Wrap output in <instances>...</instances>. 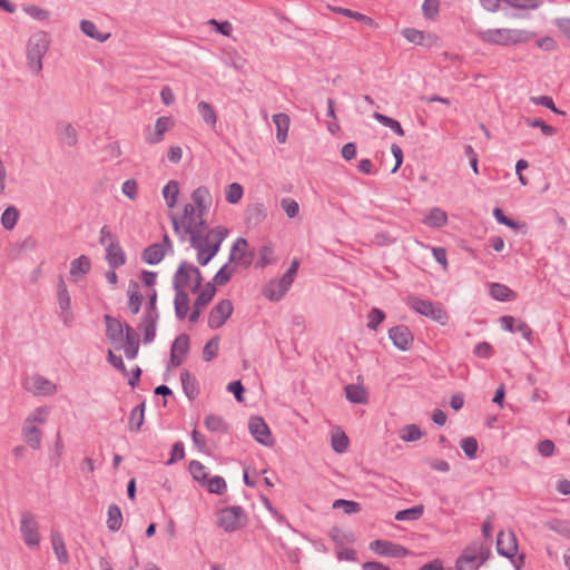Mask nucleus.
Instances as JSON below:
<instances>
[{
	"label": "nucleus",
	"instance_id": "f257e3e1",
	"mask_svg": "<svg viewBox=\"0 0 570 570\" xmlns=\"http://www.w3.org/2000/svg\"><path fill=\"white\" fill-rule=\"evenodd\" d=\"M405 304L415 313L425 316L441 325H446L449 322V315L440 303H434L430 299H424L416 295H409L405 297Z\"/></svg>",
	"mask_w": 570,
	"mask_h": 570
},
{
	"label": "nucleus",
	"instance_id": "f03ea898",
	"mask_svg": "<svg viewBox=\"0 0 570 570\" xmlns=\"http://www.w3.org/2000/svg\"><path fill=\"white\" fill-rule=\"evenodd\" d=\"M478 37L487 43L511 46L529 40L528 32L519 29H487L478 32Z\"/></svg>",
	"mask_w": 570,
	"mask_h": 570
},
{
	"label": "nucleus",
	"instance_id": "7ed1b4c3",
	"mask_svg": "<svg viewBox=\"0 0 570 570\" xmlns=\"http://www.w3.org/2000/svg\"><path fill=\"white\" fill-rule=\"evenodd\" d=\"M50 45V39L47 32L39 31L33 33L27 45V60L28 67L36 75L42 70V58L47 53Z\"/></svg>",
	"mask_w": 570,
	"mask_h": 570
},
{
	"label": "nucleus",
	"instance_id": "20e7f679",
	"mask_svg": "<svg viewBox=\"0 0 570 570\" xmlns=\"http://www.w3.org/2000/svg\"><path fill=\"white\" fill-rule=\"evenodd\" d=\"M491 556L488 544L473 542L456 559L458 570H478Z\"/></svg>",
	"mask_w": 570,
	"mask_h": 570
},
{
	"label": "nucleus",
	"instance_id": "39448f33",
	"mask_svg": "<svg viewBox=\"0 0 570 570\" xmlns=\"http://www.w3.org/2000/svg\"><path fill=\"white\" fill-rule=\"evenodd\" d=\"M247 517L240 505L223 508L218 511L217 525L223 528L225 532H234L244 527Z\"/></svg>",
	"mask_w": 570,
	"mask_h": 570
},
{
	"label": "nucleus",
	"instance_id": "423d86ee",
	"mask_svg": "<svg viewBox=\"0 0 570 570\" xmlns=\"http://www.w3.org/2000/svg\"><path fill=\"white\" fill-rule=\"evenodd\" d=\"M20 531L23 537L24 543L33 549L40 543V534L38 523L30 511H24L21 514Z\"/></svg>",
	"mask_w": 570,
	"mask_h": 570
},
{
	"label": "nucleus",
	"instance_id": "0eeeda50",
	"mask_svg": "<svg viewBox=\"0 0 570 570\" xmlns=\"http://www.w3.org/2000/svg\"><path fill=\"white\" fill-rule=\"evenodd\" d=\"M248 430H249L250 435L258 443H261L265 446H272L274 444L271 429L262 416H258V415L250 416L249 422H248Z\"/></svg>",
	"mask_w": 570,
	"mask_h": 570
},
{
	"label": "nucleus",
	"instance_id": "6e6552de",
	"mask_svg": "<svg viewBox=\"0 0 570 570\" xmlns=\"http://www.w3.org/2000/svg\"><path fill=\"white\" fill-rule=\"evenodd\" d=\"M234 306L230 299L219 301L209 312L208 326L213 330L222 327L233 314Z\"/></svg>",
	"mask_w": 570,
	"mask_h": 570
},
{
	"label": "nucleus",
	"instance_id": "1a4fd4ad",
	"mask_svg": "<svg viewBox=\"0 0 570 570\" xmlns=\"http://www.w3.org/2000/svg\"><path fill=\"white\" fill-rule=\"evenodd\" d=\"M370 549L380 556L404 558L409 554V550L392 541L376 539L370 543Z\"/></svg>",
	"mask_w": 570,
	"mask_h": 570
},
{
	"label": "nucleus",
	"instance_id": "9d476101",
	"mask_svg": "<svg viewBox=\"0 0 570 570\" xmlns=\"http://www.w3.org/2000/svg\"><path fill=\"white\" fill-rule=\"evenodd\" d=\"M215 294V285L212 282H208L199 292L194 302L193 309L188 317L190 323H196L199 320L203 307H205L207 304L212 302Z\"/></svg>",
	"mask_w": 570,
	"mask_h": 570
},
{
	"label": "nucleus",
	"instance_id": "9b49d317",
	"mask_svg": "<svg viewBox=\"0 0 570 570\" xmlns=\"http://www.w3.org/2000/svg\"><path fill=\"white\" fill-rule=\"evenodd\" d=\"M389 337L393 345L400 351H409L413 344L414 336L406 325H396L389 330Z\"/></svg>",
	"mask_w": 570,
	"mask_h": 570
},
{
	"label": "nucleus",
	"instance_id": "f8f14e48",
	"mask_svg": "<svg viewBox=\"0 0 570 570\" xmlns=\"http://www.w3.org/2000/svg\"><path fill=\"white\" fill-rule=\"evenodd\" d=\"M497 551L500 556L512 560L518 552V541L513 531H500L497 535Z\"/></svg>",
	"mask_w": 570,
	"mask_h": 570
},
{
	"label": "nucleus",
	"instance_id": "ddd939ff",
	"mask_svg": "<svg viewBox=\"0 0 570 570\" xmlns=\"http://www.w3.org/2000/svg\"><path fill=\"white\" fill-rule=\"evenodd\" d=\"M500 324L504 331L520 333L528 341H531L533 336L531 327L525 322L517 320L513 316L504 315L500 317Z\"/></svg>",
	"mask_w": 570,
	"mask_h": 570
},
{
	"label": "nucleus",
	"instance_id": "4468645a",
	"mask_svg": "<svg viewBox=\"0 0 570 570\" xmlns=\"http://www.w3.org/2000/svg\"><path fill=\"white\" fill-rule=\"evenodd\" d=\"M227 235L228 229L224 226H216L209 229L205 236V242L208 243V245L205 247V250L215 257Z\"/></svg>",
	"mask_w": 570,
	"mask_h": 570
},
{
	"label": "nucleus",
	"instance_id": "2eb2a0df",
	"mask_svg": "<svg viewBox=\"0 0 570 570\" xmlns=\"http://www.w3.org/2000/svg\"><path fill=\"white\" fill-rule=\"evenodd\" d=\"M190 268H194V265L186 261L179 264L173 277V288L175 293H178V291L186 292L185 288L188 286L193 276Z\"/></svg>",
	"mask_w": 570,
	"mask_h": 570
},
{
	"label": "nucleus",
	"instance_id": "dca6fc26",
	"mask_svg": "<svg viewBox=\"0 0 570 570\" xmlns=\"http://www.w3.org/2000/svg\"><path fill=\"white\" fill-rule=\"evenodd\" d=\"M104 318L106 322V336L108 340L114 344L122 343L126 323H121L118 318L112 317L109 314H106Z\"/></svg>",
	"mask_w": 570,
	"mask_h": 570
},
{
	"label": "nucleus",
	"instance_id": "f3484780",
	"mask_svg": "<svg viewBox=\"0 0 570 570\" xmlns=\"http://www.w3.org/2000/svg\"><path fill=\"white\" fill-rule=\"evenodd\" d=\"M105 258L111 269H117L118 267L125 265L126 254L118 240H112L106 246Z\"/></svg>",
	"mask_w": 570,
	"mask_h": 570
},
{
	"label": "nucleus",
	"instance_id": "a211bd4d",
	"mask_svg": "<svg viewBox=\"0 0 570 570\" xmlns=\"http://www.w3.org/2000/svg\"><path fill=\"white\" fill-rule=\"evenodd\" d=\"M197 216H205L212 205V195L205 186H199L191 194Z\"/></svg>",
	"mask_w": 570,
	"mask_h": 570
},
{
	"label": "nucleus",
	"instance_id": "6ab92c4d",
	"mask_svg": "<svg viewBox=\"0 0 570 570\" xmlns=\"http://www.w3.org/2000/svg\"><path fill=\"white\" fill-rule=\"evenodd\" d=\"M122 343L126 357L128 360L136 358L139 351V338L136 331L128 324H125V337Z\"/></svg>",
	"mask_w": 570,
	"mask_h": 570
},
{
	"label": "nucleus",
	"instance_id": "aec40b11",
	"mask_svg": "<svg viewBox=\"0 0 570 570\" xmlns=\"http://www.w3.org/2000/svg\"><path fill=\"white\" fill-rule=\"evenodd\" d=\"M247 246L248 243L245 238H237L230 249L228 262L242 263L244 266H249L252 264L253 254H246L245 249Z\"/></svg>",
	"mask_w": 570,
	"mask_h": 570
},
{
	"label": "nucleus",
	"instance_id": "412c9836",
	"mask_svg": "<svg viewBox=\"0 0 570 570\" xmlns=\"http://www.w3.org/2000/svg\"><path fill=\"white\" fill-rule=\"evenodd\" d=\"M128 296V309L132 315H137L140 312L144 296L140 293V285L137 281L130 279L127 289Z\"/></svg>",
	"mask_w": 570,
	"mask_h": 570
},
{
	"label": "nucleus",
	"instance_id": "4be33fe9",
	"mask_svg": "<svg viewBox=\"0 0 570 570\" xmlns=\"http://www.w3.org/2000/svg\"><path fill=\"white\" fill-rule=\"evenodd\" d=\"M292 285L284 283L282 278L272 279L264 288V295L272 302L281 301L288 292Z\"/></svg>",
	"mask_w": 570,
	"mask_h": 570
},
{
	"label": "nucleus",
	"instance_id": "5701e85b",
	"mask_svg": "<svg viewBox=\"0 0 570 570\" xmlns=\"http://www.w3.org/2000/svg\"><path fill=\"white\" fill-rule=\"evenodd\" d=\"M29 383L28 389L36 395H52L57 390L56 384L38 374L31 376Z\"/></svg>",
	"mask_w": 570,
	"mask_h": 570
},
{
	"label": "nucleus",
	"instance_id": "b1692460",
	"mask_svg": "<svg viewBox=\"0 0 570 570\" xmlns=\"http://www.w3.org/2000/svg\"><path fill=\"white\" fill-rule=\"evenodd\" d=\"M166 255L165 245L159 243H154L147 246L141 253V259L146 264L157 265L159 264Z\"/></svg>",
	"mask_w": 570,
	"mask_h": 570
},
{
	"label": "nucleus",
	"instance_id": "393cba45",
	"mask_svg": "<svg viewBox=\"0 0 570 570\" xmlns=\"http://www.w3.org/2000/svg\"><path fill=\"white\" fill-rule=\"evenodd\" d=\"M57 131L61 144L73 147L78 142V136L75 127L69 122L60 121L57 124Z\"/></svg>",
	"mask_w": 570,
	"mask_h": 570
},
{
	"label": "nucleus",
	"instance_id": "a878e982",
	"mask_svg": "<svg viewBox=\"0 0 570 570\" xmlns=\"http://www.w3.org/2000/svg\"><path fill=\"white\" fill-rule=\"evenodd\" d=\"M181 387L189 401L195 400L199 394V387L196 379L191 374L184 370L180 373Z\"/></svg>",
	"mask_w": 570,
	"mask_h": 570
},
{
	"label": "nucleus",
	"instance_id": "bb28decb",
	"mask_svg": "<svg viewBox=\"0 0 570 570\" xmlns=\"http://www.w3.org/2000/svg\"><path fill=\"white\" fill-rule=\"evenodd\" d=\"M490 296L499 302H509L517 298L515 292L501 283L490 284Z\"/></svg>",
	"mask_w": 570,
	"mask_h": 570
},
{
	"label": "nucleus",
	"instance_id": "cd10ccee",
	"mask_svg": "<svg viewBox=\"0 0 570 570\" xmlns=\"http://www.w3.org/2000/svg\"><path fill=\"white\" fill-rule=\"evenodd\" d=\"M51 544L53 552L61 564L69 562V554L66 549L65 540L58 531L51 532Z\"/></svg>",
	"mask_w": 570,
	"mask_h": 570
},
{
	"label": "nucleus",
	"instance_id": "c85d7f7f",
	"mask_svg": "<svg viewBox=\"0 0 570 570\" xmlns=\"http://www.w3.org/2000/svg\"><path fill=\"white\" fill-rule=\"evenodd\" d=\"M158 321L157 317H141L138 328L144 333V344H150L155 340Z\"/></svg>",
	"mask_w": 570,
	"mask_h": 570
},
{
	"label": "nucleus",
	"instance_id": "c756f323",
	"mask_svg": "<svg viewBox=\"0 0 570 570\" xmlns=\"http://www.w3.org/2000/svg\"><path fill=\"white\" fill-rule=\"evenodd\" d=\"M289 121V116L284 112L273 116V122L276 126V139L279 144H284L287 139Z\"/></svg>",
	"mask_w": 570,
	"mask_h": 570
},
{
	"label": "nucleus",
	"instance_id": "7c9ffc66",
	"mask_svg": "<svg viewBox=\"0 0 570 570\" xmlns=\"http://www.w3.org/2000/svg\"><path fill=\"white\" fill-rule=\"evenodd\" d=\"M345 396L351 403L354 404L367 403V392L362 385L347 384L345 386Z\"/></svg>",
	"mask_w": 570,
	"mask_h": 570
},
{
	"label": "nucleus",
	"instance_id": "2f4dec72",
	"mask_svg": "<svg viewBox=\"0 0 570 570\" xmlns=\"http://www.w3.org/2000/svg\"><path fill=\"white\" fill-rule=\"evenodd\" d=\"M22 434L24 436L26 442L35 450H38L41 445V432L40 430L29 423H24L22 428Z\"/></svg>",
	"mask_w": 570,
	"mask_h": 570
},
{
	"label": "nucleus",
	"instance_id": "473e14b6",
	"mask_svg": "<svg viewBox=\"0 0 570 570\" xmlns=\"http://www.w3.org/2000/svg\"><path fill=\"white\" fill-rule=\"evenodd\" d=\"M81 31L89 38H92L99 42H105L110 38L109 32H100L98 31L96 24L90 20H81L80 21Z\"/></svg>",
	"mask_w": 570,
	"mask_h": 570
},
{
	"label": "nucleus",
	"instance_id": "72a5a7b5",
	"mask_svg": "<svg viewBox=\"0 0 570 570\" xmlns=\"http://www.w3.org/2000/svg\"><path fill=\"white\" fill-rule=\"evenodd\" d=\"M197 110L205 124H207L212 128L216 127L217 114H216L214 107L209 102L199 101L197 104Z\"/></svg>",
	"mask_w": 570,
	"mask_h": 570
},
{
	"label": "nucleus",
	"instance_id": "f704fd0d",
	"mask_svg": "<svg viewBox=\"0 0 570 570\" xmlns=\"http://www.w3.org/2000/svg\"><path fill=\"white\" fill-rule=\"evenodd\" d=\"M107 514V528L112 532L118 531L121 528L124 521L120 508L112 503L108 507Z\"/></svg>",
	"mask_w": 570,
	"mask_h": 570
},
{
	"label": "nucleus",
	"instance_id": "c9c22d12",
	"mask_svg": "<svg viewBox=\"0 0 570 570\" xmlns=\"http://www.w3.org/2000/svg\"><path fill=\"white\" fill-rule=\"evenodd\" d=\"M175 314L178 320H184L189 311V296L187 292H179L175 294L174 299Z\"/></svg>",
	"mask_w": 570,
	"mask_h": 570
},
{
	"label": "nucleus",
	"instance_id": "e433bc0d",
	"mask_svg": "<svg viewBox=\"0 0 570 570\" xmlns=\"http://www.w3.org/2000/svg\"><path fill=\"white\" fill-rule=\"evenodd\" d=\"M332 11L343 14L345 17L352 18L357 21H362L368 27L375 28L377 27V23L368 16H365L361 12L353 11L351 9L342 8V7H330Z\"/></svg>",
	"mask_w": 570,
	"mask_h": 570
},
{
	"label": "nucleus",
	"instance_id": "4c0bfd02",
	"mask_svg": "<svg viewBox=\"0 0 570 570\" xmlns=\"http://www.w3.org/2000/svg\"><path fill=\"white\" fill-rule=\"evenodd\" d=\"M90 268H91L90 258L86 255H80L79 257L71 261L70 275L71 276L86 275L90 272Z\"/></svg>",
	"mask_w": 570,
	"mask_h": 570
},
{
	"label": "nucleus",
	"instance_id": "58836bf2",
	"mask_svg": "<svg viewBox=\"0 0 570 570\" xmlns=\"http://www.w3.org/2000/svg\"><path fill=\"white\" fill-rule=\"evenodd\" d=\"M266 217L267 213L263 204H254L246 210V219L249 225H259Z\"/></svg>",
	"mask_w": 570,
	"mask_h": 570
},
{
	"label": "nucleus",
	"instance_id": "ea45409f",
	"mask_svg": "<svg viewBox=\"0 0 570 570\" xmlns=\"http://www.w3.org/2000/svg\"><path fill=\"white\" fill-rule=\"evenodd\" d=\"M424 223L431 227L440 228L448 223V215L443 209L435 207L430 210Z\"/></svg>",
	"mask_w": 570,
	"mask_h": 570
},
{
	"label": "nucleus",
	"instance_id": "a19ab883",
	"mask_svg": "<svg viewBox=\"0 0 570 570\" xmlns=\"http://www.w3.org/2000/svg\"><path fill=\"white\" fill-rule=\"evenodd\" d=\"M145 420V402L135 406L129 415V430L138 432Z\"/></svg>",
	"mask_w": 570,
	"mask_h": 570
},
{
	"label": "nucleus",
	"instance_id": "79ce46f5",
	"mask_svg": "<svg viewBox=\"0 0 570 570\" xmlns=\"http://www.w3.org/2000/svg\"><path fill=\"white\" fill-rule=\"evenodd\" d=\"M58 304L61 309V312H67L71 308V297L69 295L67 285L62 278V276L59 277L58 281Z\"/></svg>",
	"mask_w": 570,
	"mask_h": 570
},
{
	"label": "nucleus",
	"instance_id": "37998d69",
	"mask_svg": "<svg viewBox=\"0 0 570 570\" xmlns=\"http://www.w3.org/2000/svg\"><path fill=\"white\" fill-rule=\"evenodd\" d=\"M423 511L424 507L422 504H417L412 508L397 511L394 518L396 521H416L422 517Z\"/></svg>",
	"mask_w": 570,
	"mask_h": 570
},
{
	"label": "nucleus",
	"instance_id": "c03bdc74",
	"mask_svg": "<svg viewBox=\"0 0 570 570\" xmlns=\"http://www.w3.org/2000/svg\"><path fill=\"white\" fill-rule=\"evenodd\" d=\"M179 194V185L176 180H169L163 188V196L169 208H173L177 203Z\"/></svg>",
	"mask_w": 570,
	"mask_h": 570
},
{
	"label": "nucleus",
	"instance_id": "a18cd8bd",
	"mask_svg": "<svg viewBox=\"0 0 570 570\" xmlns=\"http://www.w3.org/2000/svg\"><path fill=\"white\" fill-rule=\"evenodd\" d=\"M373 118L376 119L384 127L390 128L397 136H401V137L404 136V130H403L400 121H397L396 119L385 116L377 111L373 114Z\"/></svg>",
	"mask_w": 570,
	"mask_h": 570
},
{
	"label": "nucleus",
	"instance_id": "49530a36",
	"mask_svg": "<svg viewBox=\"0 0 570 570\" xmlns=\"http://www.w3.org/2000/svg\"><path fill=\"white\" fill-rule=\"evenodd\" d=\"M205 426L210 432H216V433L228 432V424L223 420V417L215 415V414H209L206 416Z\"/></svg>",
	"mask_w": 570,
	"mask_h": 570
},
{
	"label": "nucleus",
	"instance_id": "de8ad7c7",
	"mask_svg": "<svg viewBox=\"0 0 570 570\" xmlns=\"http://www.w3.org/2000/svg\"><path fill=\"white\" fill-rule=\"evenodd\" d=\"M19 212L16 207L9 206L1 215V225L4 229L11 230L17 225Z\"/></svg>",
	"mask_w": 570,
	"mask_h": 570
},
{
	"label": "nucleus",
	"instance_id": "09e8293b",
	"mask_svg": "<svg viewBox=\"0 0 570 570\" xmlns=\"http://www.w3.org/2000/svg\"><path fill=\"white\" fill-rule=\"evenodd\" d=\"M157 291L155 288L149 289L147 294V303L145 306L144 317H157L159 318V312L157 309Z\"/></svg>",
	"mask_w": 570,
	"mask_h": 570
},
{
	"label": "nucleus",
	"instance_id": "8fccbe9b",
	"mask_svg": "<svg viewBox=\"0 0 570 570\" xmlns=\"http://www.w3.org/2000/svg\"><path fill=\"white\" fill-rule=\"evenodd\" d=\"M188 470L195 481L200 482L203 485L205 484L208 479V474L206 472L205 465L202 462L197 460L190 461Z\"/></svg>",
	"mask_w": 570,
	"mask_h": 570
},
{
	"label": "nucleus",
	"instance_id": "3c124183",
	"mask_svg": "<svg viewBox=\"0 0 570 570\" xmlns=\"http://www.w3.org/2000/svg\"><path fill=\"white\" fill-rule=\"evenodd\" d=\"M547 528L566 538H570V521L561 519H552L547 522Z\"/></svg>",
	"mask_w": 570,
	"mask_h": 570
},
{
	"label": "nucleus",
	"instance_id": "603ef678",
	"mask_svg": "<svg viewBox=\"0 0 570 570\" xmlns=\"http://www.w3.org/2000/svg\"><path fill=\"white\" fill-rule=\"evenodd\" d=\"M204 485H206L207 491L209 493H214V494H218V495L223 494L227 489L225 479L219 475H215L210 479H207V481L205 482Z\"/></svg>",
	"mask_w": 570,
	"mask_h": 570
},
{
	"label": "nucleus",
	"instance_id": "864d4df0",
	"mask_svg": "<svg viewBox=\"0 0 570 570\" xmlns=\"http://www.w3.org/2000/svg\"><path fill=\"white\" fill-rule=\"evenodd\" d=\"M171 119L169 117H159L155 125V135L149 138L150 144L159 142L164 134L168 130Z\"/></svg>",
	"mask_w": 570,
	"mask_h": 570
},
{
	"label": "nucleus",
	"instance_id": "5fc2aeb1",
	"mask_svg": "<svg viewBox=\"0 0 570 570\" xmlns=\"http://www.w3.org/2000/svg\"><path fill=\"white\" fill-rule=\"evenodd\" d=\"M524 122L531 128H540L542 134L547 137L554 136L557 134V128L546 124L540 118H525Z\"/></svg>",
	"mask_w": 570,
	"mask_h": 570
},
{
	"label": "nucleus",
	"instance_id": "6e6d98bb",
	"mask_svg": "<svg viewBox=\"0 0 570 570\" xmlns=\"http://www.w3.org/2000/svg\"><path fill=\"white\" fill-rule=\"evenodd\" d=\"M333 509H343L346 514L358 513L362 510V505L356 501L337 499L333 502Z\"/></svg>",
	"mask_w": 570,
	"mask_h": 570
},
{
	"label": "nucleus",
	"instance_id": "4d7b16f0",
	"mask_svg": "<svg viewBox=\"0 0 570 570\" xmlns=\"http://www.w3.org/2000/svg\"><path fill=\"white\" fill-rule=\"evenodd\" d=\"M460 445H461V449L463 450L465 456L469 460H473L476 458V452H478L479 445H478V441L475 438L466 436L461 440Z\"/></svg>",
	"mask_w": 570,
	"mask_h": 570
},
{
	"label": "nucleus",
	"instance_id": "13d9d810",
	"mask_svg": "<svg viewBox=\"0 0 570 570\" xmlns=\"http://www.w3.org/2000/svg\"><path fill=\"white\" fill-rule=\"evenodd\" d=\"M171 224L174 232L178 235L181 242H185L188 234L191 232L190 223H185L176 216H171Z\"/></svg>",
	"mask_w": 570,
	"mask_h": 570
},
{
	"label": "nucleus",
	"instance_id": "bf43d9fd",
	"mask_svg": "<svg viewBox=\"0 0 570 570\" xmlns=\"http://www.w3.org/2000/svg\"><path fill=\"white\" fill-rule=\"evenodd\" d=\"M219 348V336L212 337L203 348V358L206 362H210L217 356Z\"/></svg>",
	"mask_w": 570,
	"mask_h": 570
},
{
	"label": "nucleus",
	"instance_id": "052dcab7",
	"mask_svg": "<svg viewBox=\"0 0 570 570\" xmlns=\"http://www.w3.org/2000/svg\"><path fill=\"white\" fill-rule=\"evenodd\" d=\"M189 351V336L187 334L178 335L171 344L170 352L185 356Z\"/></svg>",
	"mask_w": 570,
	"mask_h": 570
},
{
	"label": "nucleus",
	"instance_id": "680f3d73",
	"mask_svg": "<svg viewBox=\"0 0 570 570\" xmlns=\"http://www.w3.org/2000/svg\"><path fill=\"white\" fill-rule=\"evenodd\" d=\"M233 273H234V269L229 267V262L226 263L215 274V276L213 278V281H214L213 284L215 286L216 285L223 286V285L227 284L230 281Z\"/></svg>",
	"mask_w": 570,
	"mask_h": 570
},
{
	"label": "nucleus",
	"instance_id": "e2e57ef3",
	"mask_svg": "<svg viewBox=\"0 0 570 570\" xmlns=\"http://www.w3.org/2000/svg\"><path fill=\"white\" fill-rule=\"evenodd\" d=\"M530 101L537 106H543L557 115H564V111L557 108L552 97L550 96L542 95L538 97H530Z\"/></svg>",
	"mask_w": 570,
	"mask_h": 570
},
{
	"label": "nucleus",
	"instance_id": "0e129e2a",
	"mask_svg": "<svg viewBox=\"0 0 570 570\" xmlns=\"http://www.w3.org/2000/svg\"><path fill=\"white\" fill-rule=\"evenodd\" d=\"M244 195V188L238 183H232L226 189V200L229 204H237Z\"/></svg>",
	"mask_w": 570,
	"mask_h": 570
},
{
	"label": "nucleus",
	"instance_id": "69168bd1",
	"mask_svg": "<svg viewBox=\"0 0 570 570\" xmlns=\"http://www.w3.org/2000/svg\"><path fill=\"white\" fill-rule=\"evenodd\" d=\"M422 435L423 433L416 424H409L402 430L400 438L405 442H414Z\"/></svg>",
	"mask_w": 570,
	"mask_h": 570
},
{
	"label": "nucleus",
	"instance_id": "338daca9",
	"mask_svg": "<svg viewBox=\"0 0 570 570\" xmlns=\"http://www.w3.org/2000/svg\"><path fill=\"white\" fill-rule=\"evenodd\" d=\"M367 327L376 331L379 325L385 320V313L381 308L374 307L367 314Z\"/></svg>",
	"mask_w": 570,
	"mask_h": 570
},
{
	"label": "nucleus",
	"instance_id": "774afa93",
	"mask_svg": "<svg viewBox=\"0 0 570 570\" xmlns=\"http://www.w3.org/2000/svg\"><path fill=\"white\" fill-rule=\"evenodd\" d=\"M348 438L344 432L332 435V448L336 453H344L348 448Z\"/></svg>",
	"mask_w": 570,
	"mask_h": 570
}]
</instances>
